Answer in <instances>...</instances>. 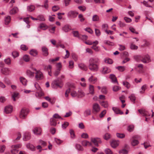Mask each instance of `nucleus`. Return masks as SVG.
<instances>
[{
	"instance_id": "obj_1",
	"label": "nucleus",
	"mask_w": 154,
	"mask_h": 154,
	"mask_svg": "<svg viewBox=\"0 0 154 154\" xmlns=\"http://www.w3.org/2000/svg\"><path fill=\"white\" fill-rule=\"evenodd\" d=\"M100 60L98 58L91 57L89 60V69L93 72L97 71L99 69Z\"/></svg>"
},
{
	"instance_id": "obj_2",
	"label": "nucleus",
	"mask_w": 154,
	"mask_h": 154,
	"mask_svg": "<svg viewBox=\"0 0 154 154\" xmlns=\"http://www.w3.org/2000/svg\"><path fill=\"white\" fill-rule=\"evenodd\" d=\"M64 77V75H62L57 79L53 81L51 84L52 87L55 89H56L58 88H61L62 86L61 85L63 84V79Z\"/></svg>"
},
{
	"instance_id": "obj_3",
	"label": "nucleus",
	"mask_w": 154,
	"mask_h": 154,
	"mask_svg": "<svg viewBox=\"0 0 154 154\" xmlns=\"http://www.w3.org/2000/svg\"><path fill=\"white\" fill-rule=\"evenodd\" d=\"M140 60L144 63H148L151 61V57L148 54H146L141 56Z\"/></svg>"
},
{
	"instance_id": "obj_4",
	"label": "nucleus",
	"mask_w": 154,
	"mask_h": 154,
	"mask_svg": "<svg viewBox=\"0 0 154 154\" xmlns=\"http://www.w3.org/2000/svg\"><path fill=\"white\" fill-rule=\"evenodd\" d=\"M33 71H35V77L37 80H42L44 78L43 75L42 73L39 70H37L35 68H32Z\"/></svg>"
},
{
	"instance_id": "obj_5",
	"label": "nucleus",
	"mask_w": 154,
	"mask_h": 154,
	"mask_svg": "<svg viewBox=\"0 0 154 154\" xmlns=\"http://www.w3.org/2000/svg\"><path fill=\"white\" fill-rule=\"evenodd\" d=\"M21 145L20 144L12 145L11 146V152L12 154H17L18 151V149L20 148Z\"/></svg>"
},
{
	"instance_id": "obj_6",
	"label": "nucleus",
	"mask_w": 154,
	"mask_h": 154,
	"mask_svg": "<svg viewBox=\"0 0 154 154\" xmlns=\"http://www.w3.org/2000/svg\"><path fill=\"white\" fill-rule=\"evenodd\" d=\"M29 112L28 109H23L20 112V118L24 119Z\"/></svg>"
},
{
	"instance_id": "obj_7",
	"label": "nucleus",
	"mask_w": 154,
	"mask_h": 154,
	"mask_svg": "<svg viewBox=\"0 0 154 154\" xmlns=\"http://www.w3.org/2000/svg\"><path fill=\"white\" fill-rule=\"evenodd\" d=\"M92 112L94 113L99 112L100 110V107L97 103L93 104L92 107Z\"/></svg>"
},
{
	"instance_id": "obj_8",
	"label": "nucleus",
	"mask_w": 154,
	"mask_h": 154,
	"mask_svg": "<svg viewBox=\"0 0 154 154\" xmlns=\"http://www.w3.org/2000/svg\"><path fill=\"white\" fill-rule=\"evenodd\" d=\"M91 140L97 146H98L99 143H101L100 139L99 138H91Z\"/></svg>"
},
{
	"instance_id": "obj_9",
	"label": "nucleus",
	"mask_w": 154,
	"mask_h": 154,
	"mask_svg": "<svg viewBox=\"0 0 154 154\" xmlns=\"http://www.w3.org/2000/svg\"><path fill=\"white\" fill-rule=\"evenodd\" d=\"M78 13L75 11H71L68 12L67 14V16L69 17L72 18L76 17Z\"/></svg>"
},
{
	"instance_id": "obj_10",
	"label": "nucleus",
	"mask_w": 154,
	"mask_h": 154,
	"mask_svg": "<svg viewBox=\"0 0 154 154\" xmlns=\"http://www.w3.org/2000/svg\"><path fill=\"white\" fill-rule=\"evenodd\" d=\"M1 72L3 74L6 75H9L11 73L10 69L8 68H3L0 70Z\"/></svg>"
},
{
	"instance_id": "obj_11",
	"label": "nucleus",
	"mask_w": 154,
	"mask_h": 154,
	"mask_svg": "<svg viewBox=\"0 0 154 154\" xmlns=\"http://www.w3.org/2000/svg\"><path fill=\"white\" fill-rule=\"evenodd\" d=\"M48 28L47 26L44 23H41L37 28V31L39 32L40 31V29L43 30H45Z\"/></svg>"
},
{
	"instance_id": "obj_12",
	"label": "nucleus",
	"mask_w": 154,
	"mask_h": 154,
	"mask_svg": "<svg viewBox=\"0 0 154 154\" xmlns=\"http://www.w3.org/2000/svg\"><path fill=\"white\" fill-rule=\"evenodd\" d=\"M13 110L12 106L10 105H9L5 107L4 110V112L6 114L11 113Z\"/></svg>"
},
{
	"instance_id": "obj_13",
	"label": "nucleus",
	"mask_w": 154,
	"mask_h": 154,
	"mask_svg": "<svg viewBox=\"0 0 154 154\" xmlns=\"http://www.w3.org/2000/svg\"><path fill=\"white\" fill-rule=\"evenodd\" d=\"M32 131L35 135H40L41 134L42 130L40 128L35 127L33 128Z\"/></svg>"
},
{
	"instance_id": "obj_14",
	"label": "nucleus",
	"mask_w": 154,
	"mask_h": 154,
	"mask_svg": "<svg viewBox=\"0 0 154 154\" xmlns=\"http://www.w3.org/2000/svg\"><path fill=\"white\" fill-rule=\"evenodd\" d=\"M138 111L143 116H145L146 117L149 116L150 117H151V113L149 114L148 112L145 110L139 109Z\"/></svg>"
},
{
	"instance_id": "obj_15",
	"label": "nucleus",
	"mask_w": 154,
	"mask_h": 154,
	"mask_svg": "<svg viewBox=\"0 0 154 154\" xmlns=\"http://www.w3.org/2000/svg\"><path fill=\"white\" fill-rule=\"evenodd\" d=\"M31 138V135L29 133L26 132L24 134L23 139L24 140L26 141L29 140Z\"/></svg>"
},
{
	"instance_id": "obj_16",
	"label": "nucleus",
	"mask_w": 154,
	"mask_h": 154,
	"mask_svg": "<svg viewBox=\"0 0 154 154\" xmlns=\"http://www.w3.org/2000/svg\"><path fill=\"white\" fill-rule=\"evenodd\" d=\"M62 29L65 32H68L70 30L71 28L69 25L66 24L62 27Z\"/></svg>"
},
{
	"instance_id": "obj_17",
	"label": "nucleus",
	"mask_w": 154,
	"mask_h": 154,
	"mask_svg": "<svg viewBox=\"0 0 154 154\" xmlns=\"http://www.w3.org/2000/svg\"><path fill=\"white\" fill-rule=\"evenodd\" d=\"M19 11L18 8L14 7L11 9L9 11V14L11 15L17 13Z\"/></svg>"
},
{
	"instance_id": "obj_18",
	"label": "nucleus",
	"mask_w": 154,
	"mask_h": 154,
	"mask_svg": "<svg viewBox=\"0 0 154 154\" xmlns=\"http://www.w3.org/2000/svg\"><path fill=\"white\" fill-rule=\"evenodd\" d=\"M109 78L111 79L112 82V83H116L117 85L119 84L116 78L114 75L111 74L110 75Z\"/></svg>"
},
{
	"instance_id": "obj_19",
	"label": "nucleus",
	"mask_w": 154,
	"mask_h": 154,
	"mask_svg": "<svg viewBox=\"0 0 154 154\" xmlns=\"http://www.w3.org/2000/svg\"><path fill=\"white\" fill-rule=\"evenodd\" d=\"M19 79L20 82L24 86L26 85L27 84V81L25 78L23 77H20V78Z\"/></svg>"
},
{
	"instance_id": "obj_20",
	"label": "nucleus",
	"mask_w": 154,
	"mask_h": 154,
	"mask_svg": "<svg viewBox=\"0 0 154 154\" xmlns=\"http://www.w3.org/2000/svg\"><path fill=\"white\" fill-rule=\"evenodd\" d=\"M119 142L118 141L113 140L111 143V145L112 148H114L119 145Z\"/></svg>"
},
{
	"instance_id": "obj_21",
	"label": "nucleus",
	"mask_w": 154,
	"mask_h": 154,
	"mask_svg": "<svg viewBox=\"0 0 154 154\" xmlns=\"http://www.w3.org/2000/svg\"><path fill=\"white\" fill-rule=\"evenodd\" d=\"M78 66L79 68L82 70L86 71L87 69V66L84 63H80L78 64Z\"/></svg>"
},
{
	"instance_id": "obj_22",
	"label": "nucleus",
	"mask_w": 154,
	"mask_h": 154,
	"mask_svg": "<svg viewBox=\"0 0 154 154\" xmlns=\"http://www.w3.org/2000/svg\"><path fill=\"white\" fill-rule=\"evenodd\" d=\"M88 81L89 82L95 83L97 81V78L94 77L92 75L89 78Z\"/></svg>"
},
{
	"instance_id": "obj_23",
	"label": "nucleus",
	"mask_w": 154,
	"mask_h": 154,
	"mask_svg": "<svg viewBox=\"0 0 154 154\" xmlns=\"http://www.w3.org/2000/svg\"><path fill=\"white\" fill-rule=\"evenodd\" d=\"M85 96V94L83 91L81 89H79L78 92V97H82Z\"/></svg>"
},
{
	"instance_id": "obj_24",
	"label": "nucleus",
	"mask_w": 154,
	"mask_h": 154,
	"mask_svg": "<svg viewBox=\"0 0 154 154\" xmlns=\"http://www.w3.org/2000/svg\"><path fill=\"white\" fill-rule=\"evenodd\" d=\"M43 55L45 56H47L48 55V49L45 46L42 47V48Z\"/></svg>"
},
{
	"instance_id": "obj_25",
	"label": "nucleus",
	"mask_w": 154,
	"mask_h": 154,
	"mask_svg": "<svg viewBox=\"0 0 154 154\" xmlns=\"http://www.w3.org/2000/svg\"><path fill=\"white\" fill-rule=\"evenodd\" d=\"M57 120L56 119L52 118L50 120V123L51 125L55 126L57 125Z\"/></svg>"
},
{
	"instance_id": "obj_26",
	"label": "nucleus",
	"mask_w": 154,
	"mask_h": 154,
	"mask_svg": "<svg viewBox=\"0 0 154 154\" xmlns=\"http://www.w3.org/2000/svg\"><path fill=\"white\" fill-rule=\"evenodd\" d=\"M26 146L28 149L31 150L32 151L35 150V146L31 144L28 143L27 144Z\"/></svg>"
},
{
	"instance_id": "obj_27",
	"label": "nucleus",
	"mask_w": 154,
	"mask_h": 154,
	"mask_svg": "<svg viewBox=\"0 0 154 154\" xmlns=\"http://www.w3.org/2000/svg\"><path fill=\"white\" fill-rule=\"evenodd\" d=\"M29 54L33 56H36L38 54V52L35 49H32L29 51Z\"/></svg>"
},
{
	"instance_id": "obj_28",
	"label": "nucleus",
	"mask_w": 154,
	"mask_h": 154,
	"mask_svg": "<svg viewBox=\"0 0 154 154\" xmlns=\"http://www.w3.org/2000/svg\"><path fill=\"white\" fill-rule=\"evenodd\" d=\"M89 93L92 94H94V86L91 85H90L89 87Z\"/></svg>"
},
{
	"instance_id": "obj_29",
	"label": "nucleus",
	"mask_w": 154,
	"mask_h": 154,
	"mask_svg": "<svg viewBox=\"0 0 154 154\" xmlns=\"http://www.w3.org/2000/svg\"><path fill=\"white\" fill-rule=\"evenodd\" d=\"M82 144L84 146H91V143L87 140H84L82 142Z\"/></svg>"
},
{
	"instance_id": "obj_30",
	"label": "nucleus",
	"mask_w": 154,
	"mask_h": 154,
	"mask_svg": "<svg viewBox=\"0 0 154 154\" xmlns=\"http://www.w3.org/2000/svg\"><path fill=\"white\" fill-rule=\"evenodd\" d=\"M26 74L29 77H33L34 76V72H32L30 70H27L26 71Z\"/></svg>"
},
{
	"instance_id": "obj_31",
	"label": "nucleus",
	"mask_w": 154,
	"mask_h": 154,
	"mask_svg": "<svg viewBox=\"0 0 154 154\" xmlns=\"http://www.w3.org/2000/svg\"><path fill=\"white\" fill-rule=\"evenodd\" d=\"M112 109L115 112V113L118 114H123V112H121L120 110L118 108L116 107H113Z\"/></svg>"
},
{
	"instance_id": "obj_32",
	"label": "nucleus",
	"mask_w": 154,
	"mask_h": 154,
	"mask_svg": "<svg viewBox=\"0 0 154 154\" xmlns=\"http://www.w3.org/2000/svg\"><path fill=\"white\" fill-rule=\"evenodd\" d=\"M71 90L70 88H68L65 91V97L66 99H69V93L70 92Z\"/></svg>"
},
{
	"instance_id": "obj_33",
	"label": "nucleus",
	"mask_w": 154,
	"mask_h": 154,
	"mask_svg": "<svg viewBox=\"0 0 154 154\" xmlns=\"http://www.w3.org/2000/svg\"><path fill=\"white\" fill-rule=\"evenodd\" d=\"M111 71L110 69L106 67L103 68L102 72L104 74H106L109 72Z\"/></svg>"
},
{
	"instance_id": "obj_34",
	"label": "nucleus",
	"mask_w": 154,
	"mask_h": 154,
	"mask_svg": "<svg viewBox=\"0 0 154 154\" xmlns=\"http://www.w3.org/2000/svg\"><path fill=\"white\" fill-rule=\"evenodd\" d=\"M84 116H87L91 114V110L90 109H88L86 110L84 112Z\"/></svg>"
},
{
	"instance_id": "obj_35",
	"label": "nucleus",
	"mask_w": 154,
	"mask_h": 154,
	"mask_svg": "<svg viewBox=\"0 0 154 154\" xmlns=\"http://www.w3.org/2000/svg\"><path fill=\"white\" fill-rule=\"evenodd\" d=\"M35 7L33 5H30L27 7V10L29 11H32L35 10Z\"/></svg>"
},
{
	"instance_id": "obj_36",
	"label": "nucleus",
	"mask_w": 154,
	"mask_h": 154,
	"mask_svg": "<svg viewBox=\"0 0 154 154\" xmlns=\"http://www.w3.org/2000/svg\"><path fill=\"white\" fill-rule=\"evenodd\" d=\"M130 48L131 50H137L138 48L137 46L134 44L133 42H131L130 43Z\"/></svg>"
},
{
	"instance_id": "obj_37",
	"label": "nucleus",
	"mask_w": 154,
	"mask_h": 154,
	"mask_svg": "<svg viewBox=\"0 0 154 154\" xmlns=\"http://www.w3.org/2000/svg\"><path fill=\"white\" fill-rule=\"evenodd\" d=\"M11 20V17L10 16H8L6 17L5 19V24H8L10 22Z\"/></svg>"
},
{
	"instance_id": "obj_38",
	"label": "nucleus",
	"mask_w": 154,
	"mask_h": 154,
	"mask_svg": "<svg viewBox=\"0 0 154 154\" xmlns=\"http://www.w3.org/2000/svg\"><path fill=\"white\" fill-rule=\"evenodd\" d=\"M52 68L51 65H49L48 66H45L44 67V69L45 70L48 71H51Z\"/></svg>"
},
{
	"instance_id": "obj_39",
	"label": "nucleus",
	"mask_w": 154,
	"mask_h": 154,
	"mask_svg": "<svg viewBox=\"0 0 154 154\" xmlns=\"http://www.w3.org/2000/svg\"><path fill=\"white\" fill-rule=\"evenodd\" d=\"M92 20L93 21H98L99 20V17L97 15L95 14L92 17Z\"/></svg>"
},
{
	"instance_id": "obj_40",
	"label": "nucleus",
	"mask_w": 154,
	"mask_h": 154,
	"mask_svg": "<svg viewBox=\"0 0 154 154\" xmlns=\"http://www.w3.org/2000/svg\"><path fill=\"white\" fill-rule=\"evenodd\" d=\"M48 0H45L44 2V5L40 6L42 7L45 8L46 9H48Z\"/></svg>"
},
{
	"instance_id": "obj_41",
	"label": "nucleus",
	"mask_w": 154,
	"mask_h": 154,
	"mask_svg": "<svg viewBox=\"0 0 154 154\" xmlns=\"http://www.w3.org/2000/svg\"><path fill=\"white\" fill-rule=\"evenodd\" d=\"M75 148L78 151H82L84 149L79 144H76L75 145Z\"/></svg>"
},
{
	"instance_id": "obj_42",
	"label": "nucleus",
	"mask_w": 154,
	"mask_h": 154,
	"mask_svg": "<svg viewBox=\"0 0 154 154\" xmlns=\"http://www.w3.org/2000/svg\"><path fill=\"white\" fill-rule=\"evenodd\" d=\"M72 33L74 37L78 38L79 39L81 38V36L79 35V32L77 31H73Z\"/></svg>"
},
{
	"instance_id": "obj_43",
	"label": "nucleus",
	"mask_w": 154,
	"mask_h": 154,
	"mask_svg": "<svg viewBox=\"0 0 154 154\" xmlns=\"http://www.w3.org/2000/svg\"><path fill=\"white\" fill-rule=\"evenodd\" d=\"M19 94V93H18L14 92L12 94V97L14 101H15L16 100L15 98L18 97Z\"/></svg>"
},
{
	"instance_id": "obj_44",
	"label": "nucleus",
	"mask_w": 154,
	"mask_h": 154,
	"mask_svg": "<svg viewBox=\"0 0 154 154\" xmlns=\"http://www.w3.org/2000/svg\"><path fill=\"white\" fill-rule=\"evenodd\" d=\"M123 85L127 88H129L131 87V85L130 83L127 81H124L123 82Z\"/></svg>"
},
{
	"instance_id": "obj_45",
	"label": "nucleus",
	"mask_w": 154,
	"mask_h": 154,
	"mask_svg": "<svg viewBox=\"0 0 154 154\" xmlns=\"http://www.w3.org/2000/svg\"><path fill=\"white\" fill-rule=\"evenodd\" d=\"M137 67L139 68V72L140 73H142L143 72V64H140L138 65Z\"/></svg>"
},
{
	"instance_id": "obj_46",
	"label": "nucleus",
	"mask_w": 154,
	"mask_h": 154,
	"mask_svg": "<svg viewBox=\"0 0 154 154\" xmlns=\"http://www.w3.org/2000/svg\"><path fill=\"white\" fill-rule=\"evenodd\" d=\"M69 133L70 134L71 137L73 139L75 138V135L74 131L72 129H70L69 130Z\"/></svg>"
},
{
	"instance_id": "obj_47",
	"label": "nucleus",
	"mask_w": 154,
	"mask_h": 154,
	"mask_svg": "<svg viewBox=\"0 0 154 154\" xmlns=\"http://www.w3.org/2000/svg\"><path fill=\"white\" fill-rule=\"evenodd\" d=\"M38 20L40 21H44L45 20L44 17L43 15H39L38 16Z\"/></svg>"
},
{
	"instance_id": "obj_48",
	"label": "nucleus",
	"mask_w": 154,
	"mask_h": 154,
	"mask_svg": "<svg viewBox=\"0 0 154 154\" xmlns=\"http://www.w3.org/2000/svg\"><path fill=\"white\" fill-rule=\"evenodd\" d=\"M20 49L24 51H26L28 49V48L25 45H20Z\"/></svg>"
},
{
	"instance_id": "obj_49",
	"label": "nucleus",
	"mask_w": 154,
	"mask_h": 154,
	"mask_svg": "<svg viewBox=\"0 0 154 154\" xmlns=\"http://www.w3.org/2000/svg\"><path fill=\"white\" fill-rule=\"evenodd\" d=\"M23 59L25 61L27 62L29 61L30 57L29 55H25L23 57Z\"/></svg>"
},
{
	"instance_id": "obj_50",
	"label": "nucleus",
	"mask_w": 154,
	"mask_h": 154,
	"mask_svg": "<svg viewBox=\"0 0 154 154\" xmlns=\"http://www.w3.org/2000/svg\"><path fill=\"white\" fill-rule=\"evenodd\" d=\"M139 143V141L136 140H133L131 142L132 145L133 146L137 145Z\"/></svg>"
},
{
	"instance_id": "obj_51",
	"label": "nucleus",
	"mask_w": 154,
	"mask_h": 154,
	"mask_svg": "<svg viewBox=\"0 0 154 154\" xmlns=\"http://www.w3.org/2000/svg\"><path fill=\"white\" fill-rule=\"evenodd\" d=\"M104 44L110 46H113L114 45V43L112 42H110L107 40H105L104 41Z\"/></svg>"
},
{
	"instance_id": "obj_52",
	"label": "nucleus",
	"mask_w": 154,
	"mask_h": 154,
	"mask_svg": "<svg viewBox=\"0 0 154 154\" xmlns=\"http://www.w3.org/2000/svg\"><path fill=\"white\" fill-rule=\"evenodd\" d=\"M52 118L56 119H60L61 120L63 119L57 113H56L54 115Z\"/></svg>"
},
{
	"instance_id": "obj_53",
	"label": "nucleus",
	"mask_w": 154,
	"mask_h": 154,
	"mask_svg": "<svg viewBox=\"0 0 154 154\" xmlns=\"http://www.w3.org/2000/svg\"><path fill=\"white\" fill-rule=\"evenodd\" d=\"M100 104L104 108H106L108 106V104L107 102L102 101L100 103Z\"/></svg>"
},
{
	"instance_id": "obj_54",
	"label": "nucleus",
	"mask_w": 154,
	"mask_h": 154,
	"mask_svg": "<svg viewBox=\"0 0 154 154\" xmlns=\"http://www.w3.org/2000/svg\"><path fill=\"white\" fill-rule=\"evenodd\" d=\"M105 62L106 63L111 64L112 63L113 61L111 59L106 58L105 60Z\"/></svg>"
},
{
	"instance_id": "obj_55",
	"label": "nucleus",
	"mask_w": 154,
	"mask_h": 154,
	"mask_svg": "<svg viewBox=\"0 0 154 154\" xmlns=\"http://www.w3.org/2000/svg\"><path fill=\"white\" fill-rule=\"evenodd\" d=\"M141 56H135L134 57V59L135 61H136L139 62L140 60V57Z\"/></svg>"
},
{
	"instance_id": "obj_56",
	"label": "nucleus",
	"mask_w": 154,
	"mask_h": 154,
	"mask_svg": "<svg viewBox=\"0 0 154 154\" xmlns=\"http://www.w3.org/2000/svg\"><path fill=\"white\" fill-rule=\"evenodd\" d=\"M4 61L5 63L8 65H10L11 63V60L9 58L5 59Z\"/></svg>"
},
{
	"instance_id": "obj_57",
	"label": "nucleus",
	"mask_w": 154,
	"mask_h": 154,
	"mask_svg": "<svg viewBox=\"0 0 154 154\" xmlns=\"http://www.w3.org/2000/svg\"><path fill=\"white\" fill-rule=\"evenodd\" d=\"M116 68L118 69V70L121 72H123L125 70V67L124 66H119L116 67Z\"/></svg>"
},
{
	"instance_id": "obj_58",
	"label": "nucleus",
	"mask_w": 154,
	"mask_h": 154,
	"mask_svg": "<svg viewBox=\"0 0 154 154\" xmlns=\"http://www.w3.org/2000/svg\"><path fill=\"white\" fill-rule=\"evenodd\" d=\"M117 137L119 138H123L125 137V135L123 134L117 133L116 134Z\"/></svg>"
},
{
	"instance_id": "obj_59",
	"label": "nucleus",
	"mask_w": 154,
	"mask_h": 154,
	"mask_svg": "<svg viewBox=\"0 0 154 154\" xmlns=\"http://www.w3.org/2000/svg\"><path fill=\"white\" fill-rule=\"evenodd\" d=\"M34 86L35 88L38 90V91L40 92L41 91V89L39 86L38 83L35 82L34 84Z\"/></svg>"
},
{
	"instance_id": "obj_60",
	"label": "nucleus",
	"mask_w": 154,
	"mask_h": 154,
	"mask_svg": "<svg viewBox=\"0 0 154 154\" xmlns=\"http://www.w3.org/2000/svg\"><path fill=\"white\" fill-rule=\"evenodd\" d=\"M110 134L108 133H107L105 134L104 136V138L105 139L107 140L110 138Z\"/></svg>"
},
{
	"instance_id": "obj_61",
	"label": "nucleus",
	"mask_w": 154,
	"mask_h": 154,
	"mask_svg": "<svg viewBox=\"0 0 154 154\" xmlns=\"http://www.w3.org/2000/svg\"><path fill=\"white\" fill-rule=\"evenodd\" d=\"M74 66V62L72 60H71L69 61V67L70 69H72Z\"/></svg>"
},
{
	"instance_id": "obj_62",
	"label": "nucleus",
	"mask_w": 154,
	"mask_h": 154,
	"mask_svg": "<svg viewBox=\"0 0 154 154\" xmlns=\"http://www.w3.org/2000/svg\"><path fill=\"white\" fill-rule=\"evenodd\" d=\"M54 140L57 144H60L62 143L63 141L58 138H55Z\"/></svg>"
},
{
	"instance_id": "obj_63",
	"label": "nucleus",
	"mask_w": 154,
	"mask_h": 154,
	"mask_svg": "<svg viewBox=\"0 0 154 154\" xmlns=\"http://www.w3.org/2000/svg\"><path fill=\"white\" fill-rule=\"evenodd\" d=\"M129 97L132 102H134L135 100L136 97L134 95V94H132Z\"/></svg>"
},
{
	"instance_id": "obj_64",
	"label": "nucleus",
	"mask_w": 154,
	"mask_h": 154,
	"mask_svg": "<svg viewBox=\"0 0 154 154\" xmlns=\"http://www.w3.org/2000/svg\"><path fill=\"white\" fill-rule=\"evenodd\" d=\"M105 153L106 154H112V152L111 150L108 148L106 149L105 150Z\"/></svg>"
}]
</instances>
